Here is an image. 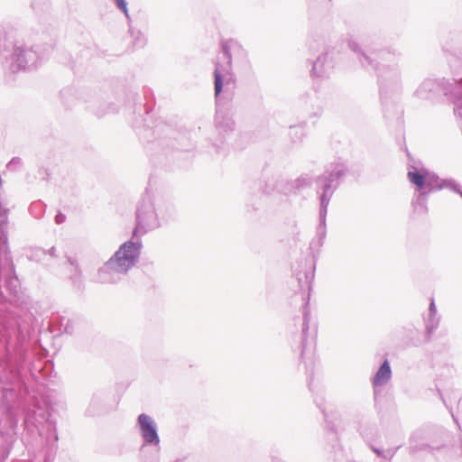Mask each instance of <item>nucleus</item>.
I'll use <instances>...</instances> for the list:
<instances>
[{
	"instance_id": "7",
	"label": "nucleus",
	"mask_w": 462,
	"mask_h": 462,
	"mask_svg": "<svg viewBox=\"0 0 462 462\" xmlns=\"http://www.w3.org/2000/svg\"><path fill=\"white\" fill-rule=\"evenodd\" d=\"M228 49H229V47H228L227 43H224L222 45V50H223L226 57L228 59V63L230 64V62H231V60H231V55L229 53V50Z\"/></svg>"
},
{
	"instance_id": "3",
	"label": "nucleus",
	"mask_w": 462,
	"mask_h": 462,
	"mask_svg": "<svg viewBox=\"0 0 462 462\" xmlns=\"http://www.w3.org/2000/svg\"><path fill=\"white\" fill-rule=\"evenodd\" d=\"M392 374L390 365L387 360L383 362L374 378V385H382L388 382Z\"/></svg>"
},
{
	"instance_id": "5",
	"label": "nucleus",
	"mask_w": 462,
	"mask_h": 462,
	"mask_svg": "<svg viewBox=\"0 0 462 462\" xmlns=\"http://www.w3.org/2000/svg\"><path fill=\"white\" fill-rule=\"evenodd\" d=\"M214 76H215V95L218 96L222 90V86H223L222 75H221V72L218 68H216Z\"/></svg>"
},
{
	"instance_id": "8",
	"label": "nucleus",
	"mask_w": 462,
	"mask_h": 462,
	"mask_svg": "<svg viewBox=\"0 0 462 462\" xmlns=\"http://www.w3.org/2000/svg\"><path fill=\"white\" fill-rule=\"evenodd\" d=\"M431 333H432V328H431V327H429V328H427V335H428V337H430V334H431Z\"/></svg>"
},
{
	"instance_id": "1",
	"label": "nucleus",
	"mask_w": 462,
	"mask_h": 462,
	"mask_svg": "<svg viewBox=\"0 0 462 462\" xmlns=\"http://www.w3.org/2000/svg\"><path fill=\"white\" fill-rule=\"evenodd\" d=\"M138 256V246L134 243H125L107 263L108 266L125 272L133 266Z\"/></svg>"
},
{
	"instance_id": "9",
	"label": "nucleus",
	"mask_w": 462,
	"mask_h": 462,
	"mask_svg": "<svg viewBox=\"0 0 462 462\" xmlns=\"http://www.w3.org/2000/svg\"><path fill=\"white\" fill-rule=\"evenodd\" d=\"M56 218H57V219H56V222H60V220H59V216H57V217H56Z\"/></svg>"
},
{
	"instance_id": "6",
	"label": "nucleus",
	"mask_w": 462,
	"mask_h": 462,
	"mask_svg": "<svg viewBox=\"0 0 462 462\" xmlns=\"http://www.w3.org/2000/svg\"><path fill=\"white\" fill-rule=\"evenodd\" d=\"M116 5L127 15V7L125 0H116Z\"/></svg>"
},
{
	"instance_id": "2",
	"label": "nucleus",
	"mask_w": 462,
	"mask_h": 462,
	"mask_svg": "<svg viewBox=\"0 0 462 462\" xmlns=\"http://www.w3.org/2000/svg\"><path fill=\"white\" fill-rule=\"evenodd\" d=\"M141 425L142 435L148 443H158L159 439L154 427L152 426L151 418L146 414H141L138 418Z\"/></svg>"
},
{
	"instance_id": "4",
	"label": "nucleus",
	"mask_w": 462,
	"mask_h": 462,
	"mask_svg": "<svg viewBox=\"0 0 462 462\" xmlns=\"http://www.w3.org/2000/svg\"><path fill=\"white\" fill-rule=\"evenodd\" d=\"M409 180L414 184L418 189H422L425 185V175L416 172V171H409L408 174Z\"/></svg>"
}]
</instances>
